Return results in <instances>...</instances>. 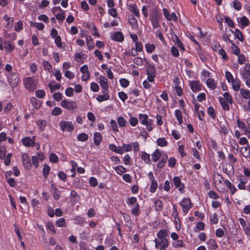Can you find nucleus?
Returning <instances> with one entry per match:
<instances>
[{"label": "nucleus", "mask_w": 250, "mask_h": 250, "mask_svg": "<svg viewBox=\"0 0 250 250\" xmlns=\"http://www.w3.org/2000/svg\"><path fill=\"white\" fill-rule=\"evenodd\" d=\"M149 11V19L151 21L154 28H156V6H151L149 4L148 8L146 6H144L142 8V12L144 16L147 18L148 16V10Z\"/></svg>", "instance_id": "obj_1"}, {"label": "nucleus", "mask_w": 250, "mask_h": 250, "mask_svg": "<svg viewBox=\"0 0 250 250\" xmlns=\"http://www.w3.org/2000/svg\"><path fill=\"white\" fill-rule=\"evenodd\" d=\"M7 81L12 87H15L17 86L19 81L20 77L18 72L9 73L6 75Z\"/></svg>", "instance_id": "obj_2"}, {"label": "nucleus", "mask_w": 250, "mask_h": 250, "mask_svg": "<svg viewBox=\"0 0 250 250\" xmlns=\"http://www.w3.org/2000/svg\"><path fill=\"white\" fill-rule=\"evenodd\" d=\"M23 83L25 88L30 92H33L36 89V83L34 77H28L24 78Z\"/></svg>", "instance_id": "obj_3"}, {"label": "nucleus", "mask_w": 250, "mask_h": 250, "mask_svg": "<svg viewBox=\"0 0 250 250\" xmlns=\"http://www.w3.org/2000/svg\"><path fill=\"white\" fill-rule=\"evenodd\" d=\"M139 121L141 124L145 125L146 126L147 130L150 131L152 130L153 121L148 119V116L145 114H139Z\"/></svg>", "instance_id": "obj_4"}, {"label": "nucleus", "mask_w": 250, "mask_h": 250, "mask_svg": "<svg viewBox=\"0 0 250 250\" xmlns=\"http://www.w3.org/2000/svg\"><path fill=\"white\" fill-rule=\"evenodd\" d=\"M61 105L67 109L74 110L78 107V105L75 101H68L64 99L61 101Z\"/></svg>", "instance_id": "obj_5"}, {"label": "nucleus", "mask_w": 250, "mask_h": 250, "mask_svg": "<svg viewBox=\"0 0 250 250\" xmlns=\"http://www.w3.org/2000/svg\"><path fill=\"white\" fill-rule=\"evenodd\" d=\"M59 126L63 131L66 130L71 132L74 130V125L72 122L61 121L59 123Z\"/></svg>", "instance_id": "obj_6"}, {"label": "nucleus", "mask_w": 250, "mask_h": 250, "mask_svg": "<svg viewBox=\"0 0 250 250\" xmlns=\"http://www.w3.org/2000/svg\"><path fill=\"white\" fill-rule=\"evenodd\" d=\"M168 156L166 154H161V153L157 149V161L159 160L157 164V167H163L167 160Z\"/></svg>", "instance_id": "obj_7"}, {"label": "nucleus", "mask_w": 250, "mask_h": 250, "mask_svg": "<svg viewBox=\"0 0 250 250\" xmlns=\"http://www.w3.org/2000/svg\"><path fill=\"white\" fill-rule=\"evenodd\" d=\"M22 162L25 168L29 170L32 167L31 159L28 154L24 153L21 156Z\"/></svg>", "instance_id": "obj_8"}, {"label": "nucleus", "mask_w": 250, "mask_h": 250, "mask_svg": "<svg viewBox=\"0 0 250 250\" xmlns=\"http://www.w3.org/2000/svg\"><path fill=\"white\" fill-rule=\"evenodd\" d=\"M36 137L33 136L32 138L29 137H25L22 138L21 141L22 145L26 147H33L35 146Z\"/></svg>", "instance_id": "obj_9"}, {"label": "nucleus", "mask_w": 250, "mask_h": 250, "mask_svg": "<svg viewBox=\"0 0 250 250\" xmlns=\"http://www.w3.org/2000/svg\"><path fill=\"white\" fill-rule=\"evenodd\" d=\"M183 212L187 213L192 207L191 201L189 198H184L181 202Z\"/></svg>", "instance_id": "obj_10"}, {"label": "nucleus", "mask_w": 250, "mask_h": 250, "mask_svg": "<svg viewBox=\"0 0 250 250\" xmlns=\"http://www.w3.org/2000/svg\"><path fill=\"white\" fill-rule=\"evenodd\" d=\"M173 183L174 186L181 192H184L185 186L181 183V179L179 177H174L173 178Z\"/></svg>", "instance_id": "obj_11"}, {"label": "nucleus", "mask_w": 250, "mask_h": 250, "mask_svg": "<svg viewBox=\"0 0 250 250\" xmlns=\"http://www.w3.org/2000/svg\"><path fill=\"white\" fill-rule=\"evenodd\" d=\"M111 39L116 42H122L124 40V36L122 32L117 31L112 34Z\"/></svg>", "instance_id": "obj_12"}, {"label": "nucleus", "mask_w": 250, "mask_h": 250, "mask_svg": "<svg viewBox=\"0 0 250 250\" xmlns=\"http://www.w3.org/2000/svg\"><path fill=\"white\" fill-rule=\"evenodd\" d=\"M190 87L194 92L201 90V86L198 81H192L190 82Z\"/></svg>", "instance_id": "obj_13"}, {"label": "nucleus", "mask_w": 250, "mask_h": 250, "mask_svg": "<svg viewBox=\"0 0 250 250\" xmlns=\"http://www.w3.org/2000/svg\"><path fill=\"white\" fill-rule=\"evenodd\" d=\"M109 148L112 151L120 154H123L124 152V149L122 146H117L116 145L113 144L109 145Z\"/></svg>", "instance_id": "obj_14"}, {"label": "nucleus", "mask_w": 250, "mask_h": 250, "mask_svg": "<svg viewBox=\"0 0 250 250\" xmlns=\"http://www.w3.org/2000/svg\"><path fill=\"white\" fill-rule=\"evenodd\" d=\"M4 44L6 52L11 53L14 50L15 46L10 41H6L4 42Z\"/></svg>", "instance_id": "obj_15"}, {"label": "nucleus", "mask_w": 250, "mask_h": 250, "mask_svg": "<svg viewBox=\"0 0 250 250\" xmlns=\"http://www.w3.org/2000/svg\"><path fill=\"white\" fill-rule=\"evenodd\" d=\"M128 9L132 12V13L136 17H139L140 13L139 10L137 8L136 4L130 3L128 5Z\"/></svg>", "instance_id": "obj_16"}, {"label": "nucleus", "mask_w": 250, "mask_h": 250, "mask_svg": "<svg viewBox=\"0 0 250 250\" xmlns=\"http://www.w3.org/2000/svg\"><path fill=\"white\" fill-rule=\"evenodd\" d=\"M103 140V137L102 134L98 132L94 133V144L96 146H99Z\"/></svg>", "instance_id": "obj_17"}, {"label": "nucleus", "mask_w": 250, "mask_h": 250, "mask_svg": "<svg viewBox=\"0 0 250 250\" xmlns=\"http://www.w3.org/2000/svg\"><path fill=\"white\" fill-rule=\"evenodd\" d=\"M157 240V247H160V249H166L168 246V241L167 239H162Z\"/></svg>", "instance_id": "obj_18"}, {"label": "nucleus", "mask_w": 250, "mask_h": 250, "mask_svg": "<svg viewBox=\"0 0 250 250\" xmlns=\"http://www.w3.org/2000/svg\"><path fill=\"white\" fill-rule=\"evenodd\" d=\"M243 77L245 79L249 78L250 76V64L246 63L244 66V71L242 74Z\"/></svg>", "instance_id": "obj_19"}, {"label": "nucleus", "mask_w": 250, "mask_h": 250, "mask_svg": "<svg viewBox=\"0 0 250 250\" xmlns=\"http://www.w3.org/2000/svg\"><path fill=\"white\" fill-rule=\"evenodd\" d=\"M132 214L135 217H138L140 213V205L139 203H137L133 205L131 210Z\"/></svg>", "instance_id": "obj_20"}, {"label": "nucleus", "mask_w": 250, "mask_h": 250, "mask_svg": "<svg viewBox=\"0 0 250 250\" xmlns=\"http://www.w3.org/2000/svg\"><path fill=\"white\" fill-rule=\"evenodd\" d=\"M233 89L235 91L240 90L241 81L238 79H234L231 82Z\"/></svg>", "instance_id": "obj_21"}, {"label": "nucleus", "mask_w": 250, "mask_h": 250, "mask_svg": "<svg viewBox=\"0 0 250 250\" xmlns=\"http://www.w3.org/2000/svg\"><path fill=\"white\" fill-rule=\"evenodd\" d=\"M3 19L7 22L6 27L11 28L13 24V18L9 17L7 15H5L3 17Z\"/></svg>", "instance_id": "obj_22"}, {"label": "nucleus", "mask_w": 250, "mask_h": 250, "mask_svg": "<svg viewBox=\"0 0 250 250\" xmlns=\"http://www.w3.org/2000/svg\"><path fill=\"white\" fill-rule=\"evenodd\" d=\"M218 100L220 102V103L222 106L223 109L225 111H229V104L223 100L222 97H219L218 98Z\"/></svg>", "instance_id": "obj_23"}, {"label": "nucleus", "mask_w": 250, "mask_h": 250, "mask_svg": "<svg viewBox=\"0 0 250 250\" xmlns=\"http://www.w3.org/2000/svg\"><path fill=\"white\" fill-rule=\"evenodd\" d=\"M86 42L89 50H91L94 48V42L91 36H89L86 37Z\"/></svg>", "instance_id": "obj_24"}, {"label": "nucleus", "mask_w": 250, "mask_h": 250, "mask_svg": "<svg viewBox=\"0 0 250 250\" xmlns=\"http://www.w3.org/2000/svg\"><path fill=\"white\" fill-rule=\"evenodd\" d=\"M240 93L244 99H249L250 98V91L248 89L241 88L240 89Z\"/></svg>", "instance_id": "obj_25"}, {"label": "nucleus", "mask_w": 250, "mask_h": 250, "mask_svg": "<svg viewBox=\"0 0 250 250\" xmlns=\"http://www.w3.org/2000/svg\"><path fill=\"white\" fill-rule=\"evenodd\" d=\"M173 41L175 45H177L182 50H185V47L183 44L177 36H175L173 38Z\"/></svg>", "instance_id": "obj_26"}, {"label": "nucleus", "mask_w": 250, "mask_h": 250, "mask_svg": "<svg viewBox=\"0 0 250 250\" xmlns=\"http://www.w3.org/2000/svg\"><path fill=\"white\" fill-rule=\"evenodd\" d=\"M223 100L227 102L229 104H231L233 103V100L231 96L228 92H226L223 94V97H222Z\"/></svg>", "instance_id": "obj_27"}, {"label": "nucleus", "mask_w": 250, "mask_h": 250, "mask_svg": "<svg viewBox=\"0 0 250 250\" xmlns=\"http://www.w3.org/2000/svg\"><path fill=\"white\" fill-rule=\"evenodd\" d=\"M100 80V84L102 88H105L106 87H108V83L107 82V80L106 78L103 76H101L99 78Z\"/></svg>", "instance_id": "obj_28"}, {"label": "nucleus", "mask_w": 250, "mask_h": 250, "mask_svg": "<svg viewBox=\"0 0 250 250\" xmlns=\"http://www.w3.org/2000/svg\"><path fill=\"white\" fill-rule=\"evenodd\" d=\"M167 236V230L166 229H161L157 233V238L159 239H166Z\"/></svg>", "instance_id": "obj_29"}, {"label": "nucleus", "mask_w": 250, "mask_h": 250, "mask_svg": "<svg viewBox=\"0 0 250 250\" xmlns=\"http://www.w3.org/2000/svg\"><path fill=\"white\" fill-rule=\"evenodd\" d=\"M126 203L130 207L138 203L137 198L134 196L128 197L126 201Z\"/></svg>", "instance_id": "obj_30"}, {"label": "nucleus", "mask_w": 250, "mask_h": 250, "mask_svg": "<svg viewBox=\"0 0 250 250\" xmlns=\"http://www.w3.org/2000/svg\"><path fill=\"white\" fill-rule=\"evenodd\" d=\"M30 23L31 26L36 27L39 30H42L44 28V25L42 23L30 21Z\"/></svg>", "instance_id": "obj_31"}, {"label": "nucleus", "mask_w": 250, "mask_h": 250, "mask_svg": "<svg viewBox=\"0 0 250 250\" xmlns=\"http://www.w3.org/2000/svg\"><path fill=\"white\" fill-rule=\"evenodd\" d=\"M43 176L44 178L46 179L48 177V176L49 174V172L50 171V167L47 164H44L43 166Z\"/></svg>", "instance_id": "obj_32"}, {"label": "nucleus", "mask_w": 250, "mask_h": 250, "mask_svg": "<svg viewBox=\"0 0 250 250\" xmlns=\"http://www.w3.org/2000/svg\"><path fill=\"white\" fill-rule=\"evenodd\" d=\"M4 35L5 38L10 39L12 41H14L17 39V34L14 32L9 33L5 31Z\"/></svg>", "instance_id": "obj_33"}, {"label": "nucleus", "mask_w": 250, "mask_h": 250, "mask_svg": "<svg viewBox=\"0 0 250 250\" xmlns=\"http://www.w3.org/2000/svg\"><path fill=\"white\" fill-rule=\"evenodd\" d=\"M241 151L243 156L245 158H248L250 156V150L249 149V146L246 147H242L241 148Z\"/></svg>", "instance_id": "obj_34"}, {"label": "nucleus", "mask_w": 250, "mask_h": 250, "mask_svg": "<svg viewBox=\"0 0 250 250\" xmlns=\"http://www.w3.org/2000/svg\"><path fill=\"white\" fill-rule=\"evenodd\" d=\"M115 170L117 173L120 175L127 171L126 169L122 165H119L115 167Z\"/></svg>", "instance_id": "obj_35"}, {"label": "nucleus", "mask_w": 250, "mask_h": 250, "mask_svg": "<svg viewBox=\"0 0 250 250\" xmlns=\"http://www.w3.org/2000/svg\"><path fill=\"white\" fill-rule=\"evenodd\" d=\"M56 225L58 227H65L66 224L65 219L64 218H61L57 220L56 222Z\"/></svg>", "instance_id": "obj_36"}, {"label": "nucleus", "mask_w": 250, "mask_h": 250, "mask_svg": "<svg viewBox=\"0 0 250 250\" xmlns=\"http://www.w3.org/2000/svg\"><path fill=\"white\" fill-rule=\"evenodd\" d=\"M175 116L178 120L179 124L181 125L183 122L181 112L178 109L175 110Z\"/></svg>", "instance_id": "obj_37"}, {"label": "nucleus", "mask_w": 250, "mask_h": 250, "mask_svg": "<svg viewBox=\"0 0 250 250\" xmlns=\"http://www.w3.org/2000/svg\"><path fill=\"white\" fill-rule=\"evenodd\" d=\"M16 32H20L23 29V24L21 21H19L15 23L14 27Z\"/></svg>", "instance_id": "obj_38"}, {"label": "nucleus", "mask_w": 250, "mask_h": 250, "mask_svg": "<svg viewBox=\"0 0 250 250\" xmlns=\"http://www.w3.org/2000/svg\"><path fill=\"white\" fill-rule=\"evenodd\" d=\"M207 85L209 88L212 89H215L216 87L214 80L211 78H209L207 80Z\"/></svg>", "instance_id": "obj_39"}, {"label": "nucleus", "mask_w": 250, "mask_h": 250, "mask_svg": "<svg viewBox=\"0 0 250 250\" xmlns=\"http://www.w3.org/2000/svg\"><path fill=\"white\" fill-rule=\"evenodd\" d=\"M239 22L243 27H246L249 25L250 23V21L246 16H243L240 20Z\"/></svg>", "instance_id": "obj_40"}, {"label": "nucleus", "mask_w": 250, "mask_h": 250, "mask_svg": "<svg viewBox=\"0 0 250 250\" xmlns=\"http://www.w3.org/2000/svg\"><path fill=\"white\" fill-rule=\"evenodd\" d=\"M44 69L49 72L52 71V67L51 64L47 61H43L42 63Z\"/></svg>", "instance_id": "obj_41"}, {"label": "nucleus", "mask_w": 250, "mask_h": 250, "mask_svg": "<svg viewBox=\"0 0 250 250\" xmlns=\"http://www.w3.org/2000/svg\"><path fill=\"white\" fill-rule=\"evenodd\" d=\"M110 99V95H99L96 97V100L99 102L108 100Z\"/></svg>", "instance_id": "obj_42"}, {"label": "nucleus", "mask_w": 250, "mask_h": 250, "mask_svg": "<svg viewBox=\"0 0 250 250\" xmlns=\"http://www.w3.org/2000/svg\"><path fill=\"white\" fill-rule=\"evenodd\" d=\"M117 122L119 125L123 127L126 126V120L123 117H119L117 118Z\"/></svg>", "instance_id": "obj_43"}, {"label": "nucleus", "mask_w": 250, "mask_h": 250, "mask_svg": "<svg viewBox=\"0 0 250 250\" xmlns=\"http://www.w3.org/2000/svg\"><path fill=\"white\" fill-rule=\"evenodd\" d=\"M88 139V135L85 133H81L77 137L78 140L81 142H85L87 141Z\"/></svg>", "instance_id": "obj_44"}, {"label": "nucleus", "mask_w": 250, "mask_h": 250, "mask_svg": "<svg viewBox=\"0 0 250 250\" xmlns=\"http://www.w3.org/2000/svg\"><path fill=\"white\" fill-rule=\"evenodd\" d=\"M75 224L81 226L83 225V224L84 223H85V219L83 217H81V216H77L75 217Z\"/></svg>", "instance_id": "obj_45"}, {"label": "nucleus", "mask_w": 250, "mask_h": 250, "mask_svg": "<svg viewBox=\"0 0 250 250\" xmlns=\"http://www.w3.org/2000/svg\"><path fill=\"white\" fill-rule=\"evenodd\" d=\"M37 124L39 128L42 131L44 130L45 127L46 125V123L45 120H39L37 121Z\"/></svg>", "instance_id": "obj_46"}, {"label": "nucleus", "mask_w": 250, "mask_h": 250, "mask_svg": "<svg viewBox=\"0 0 250 250\" xmlns=\"http://www.w3.org/2000/svg\"><path fill=\"white\" fill-rule=\"evenodd\" d=\"M53 187H54L55 191V192L53 194V197L55 199L58 200L60 198V191L58 190L57 188H56V186H55V185L54 184L51 185V188H53Z\"/></svg>", "instance_id": "obj_47"}, {"label": "nucleus", "mask_w": 250, "mask_h": 250, "mask_svg": "<svg viewBox=\"0 0 250 250\" xmlns=\"http://www.w3.org/2000/svg\"><path fill=\"white\" fill-rule=\"evenodd\" d=\"M229 165L233 169V164L235 163L237 161L236 158H235L233 155L231 153H230L229 155Z\"/></svg>", "instance_id": "obj_48"}, {"label": "nucleus", "mask_w": 250, "mask_h": 250, "mask_svg": "<svg viewBox=\"0 0 250 250\" xmlns=\"http://www.w3.org/2000/svg\"><path fill=\"white\" fill-rule=\"evenodd\" d=\"M218 53L219 55H220L221 56H222V59L224 60V61H228V55L227 54H226L225 50L223 48H220L219 50H218Z\"/></svg>", "instance_id": "obj_49"}, {"label": "nucleus", "mask_w": 250, "mask_h": 250, "mask_svg": "<svg viewBox=\"0 0 250 250\" xmlns=\"http://www.w3.org/2000/svg\"><path fill=\"white\" fill-rule=\"evenodd\" d=\"M119 82L121 85L124 88L127 87L129 85V81L125 78L120 79Z\"/></svg>", "instance_id": "obj_50"}, {"label": "nucleus", "mask_w": 250, "mask_h": 250, "mask_svg": "<svg viewBox=\"0 0 250 250\" xmlns=\"http://www.w3.org/2000/svg\"><path fill=\"white\" fill-rule=\"evenodd\" d=\"M62 110L60 107H55L52 111L51 114L53 116H58L62 113Z\"/></svg>", "instance_id": "obj_51"}, {"label": "nucleus", "mask_w": 250, "mask_h": 250, "mask_svg": "<svg viewBox=\"0 0 250 250\" xmlns=\"http://www.w3.org/2000/svg\"><path fill=\"white\" fill-rule=\"evenodd\" d=\"M141 158L145 162L146 164H149L150 162V156L145 152H144L141 155Z\"/></svg>", "instance_id": "obj_52"}, {"label": "nucleus", "mask_w": 250, "mask_h": 250, "mask_svg": "<svg viewBox=\"0 0 250 250\" xmlns=\"http://www.w3.org/2000/svg\"><path fill=\"white\" fill-rule=\"evenodd\" d=\"M110 124L111 125L112 130L114 132H119L117 123L116 121H115L114 120H111L110 121Z\"/></svg>", "instance_id": "obj_53"}, {"label": "nucleus", "mask_w": 250, "mask_h": 250, "mask_svg": "<svg viewBox=\"0 0 250 250\" xmlns=\"http://www.w3.org/2000/svg\"><path fill=\"white\" fill-rule=\"evenodd\" d=\"M145 48L146 49V51L149 53H151L153 51H154L155 49V46L153 44H146L145 45Z\"/></svg>", "instance_id": "obj_54"}, {"label": "nucleus", "mask_w": 250, "mask_h": 250, "mask_svg": "<svg viewBox=\"0 0 250 250\" xmlns=\"http://www.w3.org/2000/svg\"><path fill=\"white\" fill-rule=\"evenodd\" d=\"M129 123L131 126H135L138 123V120L137 118L131 116L129 118Z\"/></svg>", "instance_id": "obj_55"}, {"label": "nucleus", "mask_w": 250, "mask_h": 250, "mask_svg": "<svg viewBox=\"0 0 250 250\" xmlns=\"http://www.w3.org/2000/svg\"><path fill=\"white\" fill-rule=\"evenodd\" d=\"M156 70L155 66L152 65H149L147 68V74H156Z\"/></svg>", "instance_id": "obj_56"}, {"label": "nucleus", "mask_w": 250, "mask_h": 250, "mask_svg": "<svg viewBox=\"0 0 250 250\" xmlns=\"http://www.w3.org/2000/svg\"><path fill=\"white\" fill-rule=\"evenodd\" d=\"M48 87L50 88L51 92L53 93L54 90L59 89L61 87V85L59 83L53 85L51 83H50L48 84Z\"/></svg>", "instance_id": "obj_57"}, {"label": "nucleus", "mask_w": 250, "mask_h": 250, "mask_svg": "<svg viewBox=\"0 0 250 250\" xmlns=\"http://www.w3.org/2000/svg\"><path fill=\"white\" fill-rule=\"evenodd\" d=\"M230 42L232 45L233 46L232 48L233 49V54L237 56L239 55L240 53V50L239 48L237 46H236L232 41H230Z\"/></svg>", "instance_id": "obj_58"}, {"label": "nucleus", "mask_w": 250, "mask_h": 250, "mask_svg": "<svg viewBox=\"0 0 250 250\" xmlns=\"http://www.w3.org/2000/svg\"><path fill=\"white\" fill-rule=\"evenodd\" d=\"M36 96L39 98H43L45 96V92L44 90L39 89L36 91Z\"/></svg>", "instance_id": "obj_59"}, {"label": "nucleus", "mask_w": 250, "mask_h": 250, "mask_svg": "<svg viewBox=\"0 0 250 250\" xmlns=\"http://www.w3.org/2000/svg\"><path fill=\"white\" fill-rule=\"evenodd\" d=\"M49 160L51 162L56 163L58 162L59 158L58 156L56 154L52 153L50 154Z\"/></svg>", "instance_id": "obj_60"}, {"label": "nucleus", "mask_w": 250, "mask_h": 250, "mask_svg": "<svg viewBox=\"0 0 250 250\" xmlns=\"http://www.w3.org/2000/svg\"><path fill=\"white\" fill-rule=\"evenodd\" d=\"M118 95L119 98L123 102H125L128 98L127 94L125 93L124 91L119 92Z\"/></svg>", "instance_id": "obj_61"}, {"label": "nucleus", "mask_w": 250, "mask_h": 250, "mask_svg": "<svg viewBox=\"0 0 250 250\" xmlns=\"http://www.w3.org/2000/svg\"><path fill=\"white\" fill-rule=\"evenodd\" d=\"M89 184L92 187H95L98 185L97 180L95 177H91L89 179Z\"/></svg>", "instance_id": "obj_62"}, {"label": "nucleus", "mask_w": 250, "mask_h": 250, "mask_svg": "<svg viewBox=\"0 0 250 250\" xmlns=\"http://www.w3.org/2000/svg\"><path fill=\"white\" fill-rule=\"evenodd\" d=\"M39 158L37 156L34 155L32 157V165H33L36 168L39 167Z\"/></svg>", "instance_id": "obj_63"}, {"label": "nucleus", "mask_w": 250, "mask_h": 250, "mask_svg": "<svg viewBox=\"0 0 250 250\" xmlns=\"http://www.w3.org/2000/svg\"><path fill=\"white\" fill-rule=\"evenodd\" d=\"M46 228L48 229L50 231L53 232V233H56V229L55 226L53 223L52 222H48L47 224Z\"/></svg>", "instance_id": "obj_64"}]
</instances>
